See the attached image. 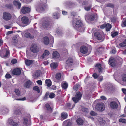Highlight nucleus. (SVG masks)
I'll return each mask as SVG.
<instances>
[{
	"label": "nucleus",
	"mask_w": 126,
	"mask_h": 126,
	"mask_svg": "<svg viewBox=\"0 0 126 126\" xmlns=\"http://www.w3.org/2000/svg\"><path fill=\"white\" fill-rule=\"evenodd\" d=\"M73 26V27L76 29L79 30L81 32L83 31L85 29L84 27L80 20H74L72 21Z\"/></svg>",
	"instance_id": "1"
},
{
	"label": "nucleus",
	"mask_w": 126,
	"mask_h": 126,
	"mask_svg": "<svg viewBox=\"0 0 126 126\" xmlns=\"http://www.w3.org/2000/svg\"><path fill=\"white\" fill-rule=\"evenodd\" d=\"M82 96V94L80 92H77L75 97L72 98L73 101L75 103L78 102L80 100Z\"/></svg>",
	"instance_id": "2"
},
{
	"label": "nucleus",
	"mask_w": 126,
	"mask_h": 126,
	"mask_svg": "<svg viewBox=\"0 0 126 126\" xmlns=\"http://www.w3.org/2000/svg\"><path fill=\"white\" fill-rule=\"evenodd\" d=\"M30 50L34 53H38L40 51L39 48L37 46L36 44H32L30 47Z\"/></svg>",
	"instance_id": "3"
},
{
	"label": "nucleus",
	"mask_w": 126,
	"mask_h": 126,
	"mask_svg": "<svg viewBox=\"0 0 126 126\" xmlns=\"http://www.w3.org/2000/svg\"><path fill=\"white\" fill-rule=\"evenodd\" d=\"M95 108L96 110L97 111H103L105 109V105L103 103H99L96 105Z\"/></svg>",
	"instance_id": "4"
},
{
	"label": "nucleus",
	"mask_w": 126,
	"mask_h": 126,
	"mask_svg": "<svg viewBox=\"0 0 126 126\" xmlns=\"http://www.w3.org/2000/svg\"><path fill=\"white\" fill-rule=\"evenodd\" d=\"M0 53L1 56L2 57L6 58L8 56L9 54V51L6 49H4L0 51Z\"/></svg>",
	"instance_id": "5"
},
{
	"label": "nucleus",
	"mask_w": 126,
	"mask_h": 126,
	"mask_svg": "<svg viewBox=\"0 0 126 126\" xmlns=\"http://www.w3.org/2000/svg\"><path fill=\"white\" fill-rule=\"evenodd\" d=\"M11 15L9 13L4 12L3 14V18L5 21H8L10 20L11 18Z\"/></svg>",
	"instance_id": "6"
},
{
	"label": "nucleus",
	"mask_w": 126,
	"mask_h": 126,
	"mask_svg": "<svg viewBox=\"0 0 126 126\" xmlns=\"http://www.w3.org/2000/svg\"><path fill=\"white\" fill-rule=\"evenodd\" d=\"M42 26L45 29H47L51 27L50 22L47 20L45 19L42 23Z\"/></svg>",
	"instance_id": "7"
},
{
	"label": "nucleus",
	"mask_w": 126,
	"mask_h": 126,
	"mask_svg": "<svg viewBox=\"0 0 126 126\" xmlns=\"http://www.w3.org/2000/svg\"><path fill=\"white\" fill-rule=\"evenodd\" d=\"M103 34L102 33H100L99 32H95L94 35L96 38L98 40H101L103 38Z\"/></svg>",
	"instance_id": "8"
},
{
	"label": "nucleus",
	"mask_w": 126,
	"mask_h": 126,
	"mask_svg": "<svg viewBox=\"0 0 126 126\" xmlns=\"http://www.w3.org/2000/svg\"><path fill=\"white\" fill-rule=\"evenodd\" d=\"M88 49L87 47L85 46H83L80 47V51L82 53L85 54L87 52Z\"/></svg>",
	"instance_id": "9"
},
{
	"label": "nucleus",
	"mask_w": 126,
	"mask_h": 126,
	"mask_svg": "<svg viewBox=\"0 0 126 126\" xmlns=\"http://www.w3.org/2000/svg\"><path fill=\"white\" fill-rule=\"evenodd\" d=\"M12 73L13 74L19 75L21 73V71L20 68H16L13 70Z\"/></svg>",
	"instance_id": "10"
},
{
	"label": "nucleus",
	"mask_w": 126,
	"mask_h": 126,
	"mask_svg": "<svg viewBox=\"0 0 126 126\" xmlns=\"http://www.w3.org/2000/svg\"><path fill=\"white\" fill-rule=\"evenodd\" d=\"M110 107L113 109H116L118 107V105L115 101H112L110 103Z\"/></svg>",
	"instance_id": "11"
},
{
	"label": "nucleus",
	"mask_w": 126,
	"mask_h": 126,
	"mask_svg": "<svg viewBox=\"0 0 126 126\" xmlns=\"http://www.w3.org/2000/svg\"><path fill=\"white\" fill-rule=\"evenodd\" d=\"M109 62L110 64L113 67H115L116 65V62L115 59L113 58L110 59Z\"/></svg>",
	"instance_id": "12"
},
{
	"label": "nucleus",
	"mask_w": 126,
	"mask_h": 126,
	"mask_svg": "<svg viewBox=\"0 0 126 126\" xmlns=\"http://www.w3.org/2000/svg\"><path fill=\"white\" fill-rule=\"evenodd\" d=\"M30 9L29 7H24L22 8L21 11L22 13L24 14L28 13L30 11Z\"/></svg>",
	"instance_id": "13"
},
{
	"label": "nucleus",
	"mask_w": 126,
	"mask_h": 126,
	"mask_svg": "<svg viewBox=\"0 0 126 126\" xmlns=\"http://www.w3.org/2000/svg\"><path fill=\"white\" fill-rule=\"evenodd\" d=\"M73 59L71 57H69L66 61V64L69 66H71L73 63Z\"/></svg>",
	"instance_id": "14"
},
{
	"label": "nucleus",
	"mask_w": 126,
	"mask_h": 126,
	"mask_svg": "<svg viewBox=\"0 0 126 126\" xmlns=\"http://www.w3.org/2000/svg\"><path fill=\"white\" fill-rule=\"evenodd\" d=\"M8 123L10 125L13 126H18V122L16 123L14 122L12 119H9L8 120Z\"/></svg>",
	"instance_id": "15"
},
{
	"label": "nucleus",
	"mask_w": 126,
	"mask_h": 126,
	"mask_svg": "<svg viewBox=\"0 0 126 126\" xmlns=\"http://www.w3.org/2000/svg\"><path fill=\"white\" fill-rule=\"evenodd\" d=\"M14 5L18 9H19L21 7V4L18 1H14L13 2Z\"/></svg>",
	"instance_id": "16"
},
{
	"label": "nucleus",
	"mask_w": 126,
	"mask_h": 126,
	"mask_svg": "<svg viewBox=\"0 0 126 126\" xmlns=\"http://www.w3.org/2000/svg\"><path fill=\"white\" fill-rule=\"evenodd\" d=\"M29 19L26 16H24L22 17L21 20L22 22L24 24H27L28 22Z\"/></svg>",
	"instance_id": "17"
},
{
	"label": "nucleus",
	"mask_w": 126,
	"mask_h": 126,
	"mask_svg": "<svg viewBox=\"0 0 126 126\" xmlns=\"http://www.w3.org/2000/svg\"><path fill=\"white\" fill-rule=\"evenodd\" d=\"M43 42L45 44L47 45L49 43V39L48 37H45L43 38Z\"/></svg>",
	"instance_id": "18"
},
{
	"label": "nucleus",
	"mask_w": 126,
	"mask_h": 126,
	"mask_svg": "<svg viewBox=\"0 0 126 126\" xmlns=\"http://www.w3.org/2000/svg\"><path fill=\"white\" fill-rule=\"evenodd\" d=\"M32 82L30 80H28L24 84V86L26 88H29L32 85Z\"/></svg>",
	"instance_id": "19"
},
{
	"label": "nucleus",
	"mask_w": 126,
	"mask_h": 126,
	"mask_svg": "<svg viewBox=\"0 0 126 126\" xmlns=\"http://www.w3.org/2000/svg\"><path fill=\"white\" fill-rule=\"evenodd\" d=\"M97 120L99 124L101 125H104L105 122V120H103V119L102 118H99Z\"/></svg>",
	"instance_id": "20"
},
{
	"label": "nucleus",
	"mask_w": 126,
	"mask_h": 126,
	"mask_svg": "<svg viewBox=\"0 0 126 126\" xmlns=\"http://www.w3.org/2000/svg\"><path fill=\"white\" fill-rule=\"evenodd\" d=\"M60 55L58 52L57 51H54L52 54V57L53 58H59Z\"/></svg>",
	"instance_id": "21"
},
{
	"label": "nucleus",
	"mask_w": 126,
	"mask_h": 126,
	"mask_svg": "<svg viewBox=\"0 0 126 126\" xmlns=\"http://www.w3.org/2000/svg\"><path fill=\"white\" fill-rule=\"evenodd\" d=\"M63 126H71L72 125L71 123L68 120H66L63 122Z\"/></svg>",
	"instance_id": "22"
},
{
	"label": "nucleus",
	"mask_w": 126,
	"mask_h": 126,
	"mask_svg": "<svg viewBox=\"0 0 126 126\" xmlns=\"http://www.w3.org/2000/svg\"><path fill=\"white\" fill-rule=\"evenodd\" d=\"M49 51L47 50H45L43 54L41 56V57L42 58H44L48 56L49 55Z\"/></svg>",
	"instance_id": "23"
},
{
	"label": "nucleus",
	"mask_w": 126,
	"mask_h": 126,
	"mask_svg": "<svg viewBox=\"0 0 126 126\" xmlns=\"http://www.w3.org/2000/svg\"><path fill=\"white\" fill-rule=\"evenodd\" d=\"M24 36L25 37L31 39H33L34 38V36L32 35L28 32L24 34Z\"/></svg>",
	"instance_id": "24"
},
{
	"label": "nucleus",
	"mask_w": 126,
	"mask_h": 126,
	"mask_svg": "<svg viewBox=\"0 0 126 126\" xmlns=\"http://www.w3.org/2000/svg\"><path fill=\"white\" fill-rule=\"evenodd\" d=\"M45 107H46L47 110L49 112H52V110L50 105L48 104H47L45 105Z\"/></svg>",
	"instance_id": "25"
},
{
	"label": "nucleus",
	"mask_w": 126,
	"mask_h": 126,
	"mask_svg": "<svg viewBox=\"0 0 126 126\" xmlns=\"http://www.w3.org/2000/svg\"><path fill=\"white\" fill-rule=\"evenodd\" d=\"M77 124L79 125H82L83 124V120L80 118H79L76 120Z\"/></svg>",
	"instance_id": "26"
},
{
	"label": "nucleus",
	"mask_w": 126,
	"mask_h": 126,
	"mask_svg": "<svg viewBox=\"0 0 126 126\" xmlns=\"http://www.w3.org/2000/svg\"><path fill=\"white\" fill-rule=\"evenodd\" d=\"M45 84L48 87L50 86L52 84L51 81L49 79H47L45 81Z\"/></svg>",
	"instance_id": "27"
},
{
	"label": "nucleus",
	"mask_w": 126,
	"mask_h": 126,
	"mask_svg": "<svg viewBox=\"0 0 126 126\" xmlns=\"http://www.w3.org/2000/svg\"><path fill=\"white\" fill-rule=\"evenodd\" d=\"M18 37L16 36H14L12 38V42L14 43V44L17 43L18 41Z\"/></svg>",
	"instance_id": "28"
},
{
	"label": "nucleus",
	"mask_w": 126,
	"mask_h": 126,
	"mask_svg": "<svg viewBox=\"0 0 126 126\" xmlns=\"http://www.w3.org/2000/svg\"><path fill=\"white\" fill-rule=\"evenodd\" d=\"M25 63L26 65L29 66L32 63L33 61L32 60H27L25 61Z\"/></svg>",
	"instance_id": "29"
},
{
	"label": "nucleus",
	"mask_w": 126,
	"mask_h": 126,
	"mask_svg": "<svg viewBox=\"0 0 126 126\" xmlns=\"http://www.w3.org/2000/svg\"><path fill=\"white\" fill-rule=\"evenodd\" d=\"M95 67L98 70V71L99 73L101 72V64H96L95 66Z\"/></svg>",
	"instance_id": "30"
},
{
	"label": "nucleus",
	"mask_w": 126,
	"mask_h": 126,
	"mask_svg": "<svg viewBox=\"0 0 126 126\" xmlns=\"http://www.w3.org/2000/svg\"><path fill=\"white\" fill-rule=\"evenodd\" d=\"M111 27V25L109 23L106 24V31H109L110 30Z\"/></svg>",
	"instance_id": "31"
},
{
	"label": "nucleus",
	"mask_w": 126,
	"mask_h": 126,
	"mask_svg": "<svg viewBox=\"0 0 126 126\" xmlns=\"http://www.w3.org/2000/svg\"><path fill=\"white\" fill-rule=\"evenodd\" d=\"M67 116V114L66 113L63 112L61 114V117L63 119H65L66 118Z\"/></svg>",
	"instance_id": "32"
},
{
	"label": "nucleus",
	"mask_w": 126,
	"mask_h": 126,
	"mask_svg": "<svg viewBox=\"0 0 126 126\" xmlns=\"http://www.w3.org/2000/svg\"><path fill=\"white\" fill-rule=\"evenodd\" d=\"M14 113L16 115H19L21 114L20 110L18 109H16Z\"/></svg>",
	"instance_id": "33"
},
{
	"label": "nucleus",
	"mask_w": 126,
	"mask_h": 126,
	"mask_svg": "<svg viewBox=\"0 0 126 126\" xmlns=\"http://www.w3.org/2000/svg\"><path fill=\"white\" fill-rule=\"evenodd\" d=\"M68 84L66 82L63 83L62 85V88L64 89H66L68 87Z\"/></svg>",
	"instance_id": "34"
},
{
	"label": "nucleus",
	"mask_w": 126,
	"mask_h": 126,
	"mask_svg": "<svg viewBox=\"0 0 126 126\" xmlns=\"http://www.w3.org/2000/svg\"><path fill=\"white\" fill-rule=\"evenodd\" d=\"M120 46L122 47H124L126 46V39L124 42L119 44Z\"/></svg>",
	"instance_id": "35"
},
{
	"label": "nucleus",
	"mask_w": 126,
	"mask_h": 126,
	"mask_svg": "<svg viewBox=\"0 0 126 126\" xmlns=\"http://www.w3.org/2000/svg\"><path fill=\"white\" fill-rule=\"evenodd\" d=\"M51 67L53 69H55L57 66V64L56 63H52L51 64Z\"/></svg>",
	"instance_id": "36"
},
{
	"label": "nucleus",
	"mask_w": 126,
	"mask_h": 126,
	"mask_svg": "<svg viewBox=\"0 0 126 126\" xmlns=\"http://www.w3.org/2000/svg\"><path fill=\"white\" fill-rule=\"evenodd\" d=\"M118 34V33L117 32L113 31L111 33V34L113 37H114L117 35Z\"/></svg>",
	"instance_id": "37"
},
{
	"label": "nucleus",
	"mask_w": 126,
	"mask_h": 126,
	"mask_svg": "<svg viewBox=\"0 0 126 126\" xmlns=\"http://www.w3.org/2000/svg\"><path fill=\"white\" fill-rule=\"evenodd\" d=\"M53 16L54 18H56L57 19H58L59 17L58 14V13H54L53 14Z\"/></svg>",
	"instance_id": "38"
},
{
	"label": "nucleus",
	"mask_w": 126,
	"mask_h": 126,
	"mask_svg": "<svg viewBox=\"0 0 126 126\" xmlns=\"http://www.w3.org/2000/svg\"><path fill=\"white\" fill-rule=\"evenodd\" d=\"M95 18V16L94 15H90L89 17V19L91 21L94 20Z\"/></svg>",
	"instance_id": "39"
},
{
	"label": "nucleus",
	"mask_w": 126,
	"mask_h": 126,
	"mask_svg": "<svg viewBox=\"0 0 126 126\" xmlns=\"http://www.w3.org/2000/svg\"><path fill=\"white\" fill-rule=\"evenodd\" d=\"M61 75L60 73H57L56 75L55 78L57 80L61 78Z\"/></svg>",
	"instance_id": "40"
},
{
	"label": "nucleus",
	"mask_w": 126,
	"mask_h": 126,
	"mask_svg": "<svg viewBox=\"0 0 126 126\" xmlns=\"http://www.w3.org/2000/svg\"><path fill=\"white\" fill-rule=\"evenodd\" d=\"M122 80L123 81L126 82V74L123 75L122 76Z\"/></svg>",
	"instance_id": "41"
},
{
	"label": "nucleus",
	"mask_w": 126,
	"mask_h": 126,
	"mask_svg": "<svg viewBox=\"0 0 126 126\" xmlns=\"http://www.w3.org/2000/svg\"><path fill=\"white\" fill-rule=\"evenodd\" d=\"M15 92L17 96H19L20 95V92L18 89H16L15 90Z\"/></svg>",
	"instance_id": "42"
},
{
	"label": "nucleus",
	"mask_w": 126,
	"mask_h": 126,
	"mask_svg": "<svg viewBox=\"0 0 126 126\" xmlns=\"http://www.w3.org/2000/svg\"><path fill=\"white\" fill-rule=\"evenodd\" d=\"M33 90L35 91H37L38 93H39L40 92L39 88L37 86L34 87L33 88Z\"/></svg>",
	"instance_id": "43"
},
{
	"label": "nucleus",
	"mask_w": 126,
	"mask_h": 126,
	"mask_svg": "<svg viewBox=\"0 0 126 126\" xmlns=\"http://www.w3.org/2000/svg\"><path fill=\"white\" fill-rule=\"evenodd\" d=\"M28 119L27 118H24L23 119V124L25 125L27 124Z\"/></svg>",
	"instance_id": "44"
},
{
	"label": "nucleus",
	"mask_w": 126,
	"mask_h": 126,
	"mask_svg": "<svg viewBox=\"0 0 126 126\" xmlns=\"http://www.w3.org/2000/svg\"><path fill=\"white\" fill-rule=\"evenodd\" d=\"M119 122H122L123 123H126V120L122 118H121L119 120Z\"/></svg>",
	"instance_id": "45"
},
{
	"label": "nucleus",
	"mask_w": 126,
	"mask_h": 126,
	"mask_svg": "<svg viewBox=\"0 0 126 126\" xmlns=\"http://www.w3.org/2000/svg\"><path fill=\"white\" fill-rule=\"evenodd\" d=\"M82 110L84 112L87 113L88 112V110L87 108H83L82 109Z\"/></svg>",
	"instance_id": "46"
},
{
	"label": "nucleus",
	"mask_w": 126,
	"mask_h": 126,
	"mask_svg": "<svg viewBox=\"0 0 126 126\" xmlns=\"http://www.w3.org/2000/svg\"><path fill=\"white\" fill-rule=\"evenodd\" d=\"M79 86V85H76L74 86L73 89L77 91L78 90Z\"/></svg>",
	"instance_id": "47"
},
{
	"label": "nucleus",
	"mask_w": 126,
	"mask_h": 126,
	"mask_svg": "<svg viewBox=\"0 0 126 126\" xmlns=\"http://www.w3.org/2000/svg\"><path fill=\"white\" fill-rule=\"evenodd\" d=\"M90 114L92 116H96L97 115V113L95 112H94L92 111L90 112Z\"/></svg>",
	"instance_id": "48"
},
{
	"label": "nucleus",
	"mask_w": 126,
	"mask_h": 126,
	"mask_svg": "<svg viewBox=\"0 0 126 126\" xmlns=\"http://www.w3.org/2000/svg\"><path fill=\"white\" fill-rule=\"evenodd\" d=\"M91 5H89L88 6L85 7V9L87 11L89 10L91 7Z\"/></svg>",
	"instance_id": "49"
},
{
	"label": "nucleus",
	"mask_w": 126,
	"mask_h": 126,
	"mask_svg": "<svg viewBox=\"0 0 126 126\" xmlns=\"http://www.w3.org/2000/svg\"><path fill=\"white\" fill-rule=\"evenodd\" d=\"M122 27L126 26V20L122 22Z\"/></svg>",
	"instance_id": "50"
},
{
	"label": "nucleus",
	"mask_w": 126,
	"mask_h": 126,
	"mask_svg": "<svg viewBox=\"0 0 126 126\" xmlns=\"http://www.w3.org/2000/svg\"><path fill=\"white\" fill-rule=\"evenodd\" d=\"M112 87V85L111 84H109L108 86L107 87V88L108 90H111Z\"/></svg>",
	"instance_id": "51"
},
{
	"label": "nucleus",
	"mask_w": 126,
	"mask_h": 126,
	"mask_svg": "<svg viewBox=\"0 0 126 126\" xmlns=\"http://www.w3.org/2000/svg\"><path fill=\"white\" fill-rule=\"evenodd\" d=\"M49 95V92H47L45 95V96L44 97V99H47L48 97V96Z\"/></svg>",
	"instance_id": "52"
},
{
	"label": "nucleus",
	"mask_w": 126,
	"mask_h": 126,
	"mask_svg": "<svg viewBox=\"0 0 126 126\" xmlns=\"http://www.w3.org/2000/svg\"><path fill=\"white\" fill-rule=\"evenodd\" d=\"M55 94L53 93H51L49 95V97L51 98H53L54 97Z\"/></svg>",
	"instance_id": "53"
},
{
	"label": "nucleus",
	"mask_w": 126,
	"mask_h": 126,
	"mask_svg": "<svg viewBox=\"0 0 126 126\" xmlns=\"http://www.w3.org/2000/svg\"><path fill=\"white\" fill-rule=\"evenodd\" d=\"M17 60L15 59H13L11 61V63L13 64H15L17 63Z\"/></svg>",
	"instance_id": "54"
},
{
	"label": "nucleus",
	"mask_w": 126,
	"mask_h": 126,
	"mask_svg": "<svg viewBox=\"0 0 126 126\" xmlns=\"http://www.w3.org/2000/svg\"><path fill=\"white\" fill-rule=\"evenodd\" d=\"M6 6L8 8L10 9H11L13 8V6L11 4L7 5H6Z\"/></svg>",
	"instance_id": "55"
},
{
	"label": "nucleus",
	"mask_w": 126,
	"mask_h": 126,
	"mask_svg": "<svg viewBox=\"0 0 126 126\" xmlns=\"http://www.w3.org/2000/svg\"><path fill=\"white\" fill-rule=\"evenodd\" d=\"M106 6L108 7H110L112 8L114 7L113 5L111 3H108L107 5Z\"/></svg>",
	"instance_id": "56"
},
{
	"label": "nucleus",
	"mask_w": 126,
	"mask_h": 126,
	"mask_svg": "<svg viewBox=\"0 0 126 126\" xmlns=\"http://www.w3.org/2000/svg\"><path fill=\"white\" fill-rule=\"evenodd\" d=\"M5 77L6 78H10L11 77L10 75L9 74H7Z\"/></svg>",
	"instance_id": "57"
},
{
	"label": "nucleus",
	"mask_w": 126,
	"mask_h": 126,
	"mask_svg": "<svg viewBox=\"0 0 126 126\" xmlns=\"http://www.w3.org/2000/svg\"><path fill=\"white\" fill-rule=\"evenodd\" d=\"M92 76L95 79L97 78L98 77L97 75L95 73H94L92 75Z\"/></svg>",
	"instance_id": "58"
},
{
	"label": "nucleus",
	"mask_w": 126,
	"mask_h": 126,
	"mask_svg": "<svg viewBox=\"0 0 126 126\" xmlns=\"http://www.w3.org/2000/svg\"><path fill=\"white\" fill-rule=\"evenodd\" d=\"M106 24H104L100 26V28L101 29H104L106 28Z\"/></svg>",
	"instance_id": "59"
},
{
	"label": "nucleus",
	"mask_w": 126,
	"mask_h": 126,
	"mask_svg": "<svg viewBox=\"0 0 126 126\" xmlns=\"http://www.w3.org/2000/svg\"><path fill=\"white\" fill-rule=\"evenodd\" d=\"M16 100H17L23 101L26 100V98L25 97H24L23 98L21 99H16Z\"/></svg>",
	"instance_id": "60"
},
{
	"label": "nucleus",
	"mask_w": 126,
	"mask_h": 126,
	"mask_svg": "<svg viewBox=\"0 0 126 126\" xmlns=\"http://www.w3.org/2000/svg\"><path fill=\"white\" fill-rule=\"evenodd\" d=\"M35 75L36 77H38L40 75V73L39 72H36L35 74Z\"/></svg>",
	"instance_id": "61"
},
{
	"label": "nucleus",
	"mask_w": 126,
	"mask_h": 126,
	"mask_svg": "<svg viewBox=\"0 0 126 126\" xmlns=\"http://www.w3.org/2000/svg\"><path fill=\"white\" fill-rule=\"evenodd\" d=\"M122 91L123 93L125 95H126V89L125 88H122Z\"/></svg>",
	"instance_id": "62"
},
{
	"label": "nucleus",
	"mask_w": 126,
	"mask_h": 126,
	"mask_svg": "<svg viewBox=\"0 0 126 126\" xmlns=\"http://www.w3.org/2000/svg\"><path fill=\"white\" fill-rule=\"evenodd\" d=\"M37 83L40 85H41L42 84V82L41 81V80H39L38 81H37Z\"/></svg>",
	"instance_id": "63"
},
{
	"label": "nucleus",
	"mask_w": 126,
	"mask_h": 126,
	"mask_svg": "<svg viewBox=\"0 0 126 126\" xmlns=\"http://www.w3.org/2000/svg\"><path fill=\"white\" fill-rule=\"evenodd\" d=\"M101 98L102 100H106V98L104 96H102L100 97Z\"/></svg>",
	"instance_id": "64"
}]
</instances>
